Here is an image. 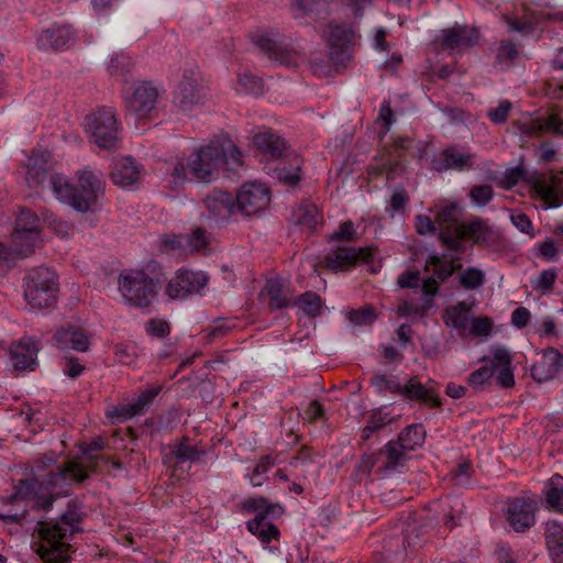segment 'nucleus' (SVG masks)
<instances>
[{"label": "nucleus", "mask_w": 563, "mask_h": 563, "mask_svg": "<svg viewBox=\"0 0 563 563\" xmlns=\"http://www.w3.org/2000/svg\"><path fill=\"white\" fill-rule=\"evenodd\" d=\"M401 531L402 537L390 538L385 545L388 559L404 560L408 555V549H413L420 542V532L416 526L408 522Z\"/></svg>", "instance_id": "obj_20"}, {"label": "nucleus", "mask_w": 563, "mask_h": 563, "mask_svg": "<svg viewBox=\"0 0 563 563\" xmlns=\"http://www.w3.org/2000/svg\"><path fill=\"white\" fill-rule=\"evenodd\" d=\"M188 238L185 234H167L162 239V245L166 251H180L187 253Z\"/></svg>", "instance_id": "obj_61"}, {"label": "nucleus", "mask_w": 563, "mask_h": 563, "mask_svg": "<svg viewBox=\"0 0 563 563\" xmlns=\"http://www.w3.org/2000/svg\"><path fill=\"white\" fill-rule=\"evenodd\" d=\"M172 454L179 463H194L205 455V451L198 449L196 445L189 444L187 441H184L174 448Z\"/></svg>", "instance_id": "obj_49"}, {"label": "nucleus", "mask_w": 563, "mask_h": 563, "mask_svg": "<svg viewBox=\"0 0 563 563\" xmlns=\"http://www.w3.org/2000/svg\"><path fill=\"white\" fill-rule=\"evenodd\" d=\"M372 385L379 394L389 391L391 394L400 395L401 391V384L395 378L388 377L385 374H375L372 377Z\"/></svg>", "instance_id": "obj_54"}, {"label": "nucleus", "mask_w": 563, "mask_h": 563, "mask_svg": "<svg viewBox=\"0 0 563 563\" xmlns=\"http://www.w3.org/2000/svg\"><path fill=\"white\" fill-rule=\"evenodd\" d=\"M24 297L32 308H49L58 292L57 274L49 267L31 269L24 278Z\"/></svg>", "instance_id": "obj_7"}, {"label": "nucleus", "mask_w": 563, "mask_h": 563, "mask_svg": "<svg viewBox=\"0 0 563 563\" xmlns=\"http://www.w3.org/2000/svg\"><path fill=\"white\" fill-rule=\"evenodd\" d=\"M494 374L495 366L486 364L473 371L467 377V383L475 394L490 391L494 386Z\"/></svg>", "instance_id": "obj_37"}, {"label": "nucleus", "mask_w": 563, "mask_h": 563, "mask_svg": "<svg viewBox=\"0 0 563 563\" xmlns=\"http://www.w3.org/2000/svg\"><path fill=\"white\" fill-rule=\"evenodd\" d=\"M223 166L228 177L238 175L243 167L242 154L227 135L217 136L201 146L188 158V170L192 178L210 183L219 168Z\"/></svg>", "instance_id": "obj_3"}, {"label": "nucleus", "mask_w": 563, "mask_h": 563, "mask_svg": "<svg viewBox=\"0 0 563 563\" xmlns=\"http://www.w3.org/2000/svg\"><path fill=\"white\" fill-rule=\"evenodd\" d=\"M49 159L51 153L48 151H36L29 158L27 170L25 180L30 188H45L48 187L49 178Z\"/></svg>", "instance_id": "obj_19"}, {"label": "nucleus", "mask_w": 563, "mask_h": 563, "mask_svg": "<svg viewBox=\"0 0 563 563\" xmlns=\"http://www.w3.org/2000/svg\"><path fill=\"white\" fill-rule=\"evenodd\" d=\"M330 46V57L338 65H345L351 59V45L354 40V31L349 24H330L324 31Z\"/></svg>", "instance_id": "obj_14"}, {"label": "nucleus", "mask_w": 563, "mask_h": 563, "mask_svg": "<svg viewBox=\"0 0 563 563\" xmlns=\"http://www.w3.org/2000/svg\"><path fill=\"white\" fill-rule=\"evenodd\" d=\"M207 95L197 78L184 76L177 86L173 102L183 112L188 113L205 102Z\"/></svg>", "instance_id": "obj_17"}, {"label": "nucleus", "mask_w": 563, "mask_h": 563, "mask_svg": "<svg viewBox=\"0 0 563 563\" xmlns=\"http://www.w3.org/2000/svg\"><path fill=\"white\" fill-rule=\"evenodd\" d=\"M82 514L75 505H69L67 510L54 522L38 521V533L44 541L37 549V554L45 563H69L70 545L67 540L79 531Z\"/></svg>", "instance_id": "obj_4"}, {"label": "nucleus", "mask_w": 563, "mask_h": 563, "mask_svg": "<svg viewBox=\"0 0 563 563\" xmlns=\"http://www.w3.org/2000/svg\"><path fill=\"white\" fill-rule=\"evenodd\" d=\"M545 538L549 548L560 558L563 553V525L553 520L548 521L545 526Z\"/></svg>", "instance_id": "obj_43"}, {"label": "nucleus", "mask_w": 563, "mask_h": 563, "mask_svg": "<svg viewBox=\"0 0 563 563\" xmlns=\"http://www.w3.org/2000/svg\"><path fill=\"white\" fill-rule=\"evenodd\" d=\"M271 202L269 189L256 181L244 184L235 197L236 211L251 217L265 210Z\"/></svg>", "instance_id": "obj_12"}, {"label": "nucleus", "mask_w": 563, "mask_h": 563, "mask_svg": "<svg viewBox=\"0 0 563 563\" xmlns=\"http://www.w3.org/2000/svg\"><path fill=\"white\" fill-rule=\"evenodd\" d=\"M54 340L62 350L71 349L78 352H86L90 346V336L84 329L76 325L58 330L54 335Z\"/></svg>", "instance_id": "obj_27"}, {"label": "nucleus", "mask_w": 563, "mask_h": 563, "mask_svg": "<svg viewBox=\"0 0 563 563\" xmlns=\"http://www.w3.org/2000/svg\"><path fill=\"white\" fill-rule=\"evenodd\" d=\"M329 0H292L291 8L296 18L320 13L327 9Z\"/></svg>", "instance_id": "obj_46"}, {"label": "nucleus", "mask_w": 563, "mask_h": 563, "mask_svg": "<svg viewBox=\"0 0 563 563\" xmlns=\"http://www.w3.org/2000/svg\"><path fill=\"white\" fill-rule=\"evenodd\" d=\"M209 283V276L202 271L180 268L166 286V295L172 300H183L201 294Z\"/></svg>", "instance_id": "obj_9"}, {"label": "nucleus", "mask_w": 563, "mask_h": 563, "mask_svg": "<svg viewBox=\"0 0 563 563\" xmlns=\"http://www.w3.org/2000/svg\"><path fill=\"white\" fill-rule=\"evenodd\" d=\"M477 40L478 32L473 26L455 24L453 27L442 30V45L446 49L471 47Z\"/></svg>", "instance_id": "obj_25"}, {"label": "nucleus", "mask_w": 563, "mask_h": 563, "mask_svg": "<svg viewBox=\"0 0 563 563\" xmlns=\"http://www.w3.org/2000/svg\"><path fill=\"white\" fill-rule=\"evenodd\" d=\"M558 278V268H549L540 272L538 277L531 282L532 288L542 295L549 294Z\"/></svg>", "instance_id": "obj_51"}, {"label": "nucleus", "mask_w": 563, "mask_h": 563, "mask_svg": "<svg viewBox=\"0 0 563 563\" xmlns=\"http://www.w3.org/2000/svg\"><path fill=\"white\" fill-rule=\"evenodd\" d=\"M523 178H526L536 196L540 199L543 209L563 206V187L559 177L538 173L526 177V173L521 167H515L507 170L505 181L508 187H512Z\"/></svg>", "instance_id": "obj_6"}, {"label": "nucleus", "mask_w": 563, "mask_h": 563, "mask_svg": "<svg viewBox=\"0 0 563 563\" xmlns=\"http://www.w3.org/2000/svg\"><path fill=\"white\" fill-rule=\"evenodd\" d=\"M563 372V354L554 347L547 349L543 361L532 367V375L538 380H549L558 373Z\"/></svg>", "instance_id": "obj_29"}, {"label": "nucleus", "mask_w": 563, "mask_h": 563, "mask_svg": "<svg viewBox=\"0 0 563 563\" xmlns=\"http://www.w3.org/2000/svg\"><path fill=\"white\" fill-rule=\"evenodd\" d=\"M373 257L371 247L331 246L323 256L327 268L339 272L346 271L360 263H368Z\"/></svg>", "instance_id": "obj_11"}, {"label": "nucleus", "mask_w": 563, "mask_h": 563, "mask_svg": "<svg viewBox=\"0 0 563 563\" xmlns=\"http://www.w3.org/2000/svg\"><path fill=\"white\" fill-rule=\"evenodd\" d=\"M38 343L31 339H22L10 349V361L14 369H31L36 365Z\"/></svg>", "instance_id": "obj_24"}, {"label": "nucleus", "mask_w": 563, "mask_h": 563, "mask_svg": "<svg viewBox=\"0 0 563 563\" xmlns=\"http://www.w3.org/2000/svg\"><path fill=\"white\" fill-rule=\"evenodd\" d=\"M253 142L261 151L272 157H280L286 150L285 140L269 130L257 132Z\"/></svg>", "instance_id": "obj_32"}, {"label": "nucleus", "mask_w": 563, "mask_h": 563, "mask_svg": "<svg viewBox=\"0 0 563 563\" xmlns=\"http://www.w3.org/2000/svg\"><path fill=\"white\" fill-rule=\"evenodd\" d=\"M459 283L466 290L478 289L485 284V273L477 267H467L461 272Z\"/></svg>", "instance_id": "obj_47"}, {"label": "nucleus", "mask_w": 563, "mask_h": 563, "mask_svg": "<svg viewBox=\"0 0 563 563\" xmlns=\"http://www.w3.org/2000/svg\"><path fill=\"white\" fill-rule=\"evenodd\" d=\"M444 526L452 530L465 515V505L457 496H448L441 501Z\"/></svg>", "instance_id": "obj_34"}, {"label": "nucleus", "mask_w": 563, "mask_h": 563, "mask_svg": "<svg viewBox=\"0 0 563 563\" xmlns=\"http://www.w3.org/2000/svg\"><path fill=\"white\" fill-rule=\"evenodd\" d=\"M294 303L302 310L303 314L309 317H316L321 310V298L312 291L300 295Z\"/></svg>", "instance_id": "obj_48"}, {"label": "nucleus", "mask_w": 563, "mask_h": 563, "mask_svg": "<svg viewBox=\"0 0 563 563\" xmlns=\"http://www.w3.org/2000/svg\"><path fill=\"white\" fill-rule=\"evenodd\" d=\"M103 446H104L103 440L96 439V440L91 441L90 443L84 444L81 446L82 457L80 461L79 460L70 461V462L77 463L78 465H80V467H82V470L86 474L84 481L88 477L89 471L96 470L97 461L99 459H101V456L99 454H97V452L101 451L103 449Z\"/></svg>", "instance_id": "obj_39"}, {"label": "nucleus", "mask_w": 563, "mask_h": 563, "mask_svg": "<svg viewBox=\"0 0 563 563\" xmlns=\"http://www.w3.org/2000/svg\"><path fill=\"white\" fill-rule=\"evenodd\" d=\"M271 309H284L291 302L289 283L282 277H272L266 280L261 292Z\"/></svg>", "instance_id": "obj_23"}, {"label": "nucleus", "mask_w": 563, "mask_h": 563, "mask_svg": "<svg viewBox=\"0 0 563 563\" xmlns=\"http://www.w3.org/2000/svg\"><path fill=\"white\" fill-rule=\"evenodd\" d=\"M519 56V52L511 42L503 41L498 47L496 59L501 66H510Z\"/></svg>", "instance_id": "obj_56"}, {"label": "nucleus", "mask_w": 563, "mask_h": 563, "mask_svg": "<svg viewBox=\"0 0 563 563\" xmlns=\"http://www.w3.org/2000/svg\"><path fill=\"white\" fill-rule=\"evenodd\" d=\"M74 40L69 26H53L44 30L37 37V46L43 49H63Z\"/></svg>", "instance_id": "obj_30"}, {"label": "nucleus", "mask_w": 563, "mask_h": 563, "mask_svg": "<svg viewBox=\"0 0 563 563\" xmlns=\"http://www.w3.org/2000/svg\"><path fill=\"white\" fill-rule=\"evenodd\" d=\"M161 389V386L148 388L140 394L135 400L115 406L109 411L110 418L113 422H123L133 417L144 415L152 406Z\"/></svg>", "instance_id": "obj_18"}, {"label": "nucleus", "mask_w": 563, "mask_h": 563, "mask_svg": "<svg viewBox=\"0 0 563 563\" xmlns=\"http://www.w3.org/2000/svg\"><path fill=\"white\" fill-rule=\"evenodd\" d=\"M274 466L271 456H262L258 463L254 466L252 473L249 475L250 483L253 487H258L266 481V473Z\"/></svg>", "instance_id": "obj_52"}, {"label": "nucleus", "mask_w": 563, "mask_h": 563, "mask_svg": "<svg viewBox=\"0 0 563 563\" xmlns=\"http://www.w3.org/2000/svg\"><path fill=\"white\" fill-rule=\"evenodd\" d=\"M86 474L75 462H64L49 470L40 481L22 479L14 486V494L8 503L15 499H33L37 509H49L57 497L67 496L69 488L84 482Z\"/></svg>", "instance_id": "obj_1"}, {"label": "nucleus", "mask_w": 563, "mask_h": 563, "mask_svg": "<svg viewBox=\"0 0 563 563\" xmlns=\"http://www.w3.org/2000/svg\"><path fill=\"white\" fill-rule=\"evenodd\" d=\"M242 508L247 512H265V518H274L280 515L282 507L268 504L264 497L247 498L242 503Z\"/></svg>", "instance_id": "obj_42"}, {"label": "nucleus", "mask_w": 563, "mask_h": 563, "mask_svg": "<svg viewBox=\"0 0 563 563\" xmlns=\"http://www.w3.org/2000/svg\"><path fill=\"white\" fill-rule=\"evenodd\" d=\"M400 395L408 400L426 401L434 408L441 406V401L434 394L433 388L421 384L416 378H409L407 384L401 385Z\"/></svg>", "instance_id": "obj_31"}, {"label": "nucleus", "mask_w": 563, "mask_h": 563, "mask_svg": "<svg viewBox=\"0 0 563 563\" xmlns=\"http://www.w3.org/2000/svg\"><path fill=\"white\" fill-rule=\"evenodd\" d=\"M468 196L475 206L485 207L492 201L494 189L489 185H475L471 188Z\"/></svg>", "instance_id": "obj_55"}, {"label": "nucleus", "mask_w": 563, "mask_h": 563, "mask_svg": "<svg viewBox=\"0 0 563 563\" xmlns=\"http://www.w3.org/2000/svg\"><path fill=\"white\" fill-rule=\"evenodd\" d=\"M30 254H18L16 253V244L12 241L11 249H7V246L0 242V271L10 269L18 257H25Z\"/></svg>", "instance_id": "obj_59"}, {"label": "nucleus", "mask_w": 563, "mask_h": 563, "mask_svg": "<svg viewBox=\"0 0 563 563\" xmlns=\"http://www.w3.org/2000/svg\"><path fill=\"white\" fill-rule=\"evenodd\" d=\"M537 501L530 497H515L507 504L506 519L517 532H523L536 523Z\"/></svg>", "instance_id": "obj_15"}, {"label": "nucleus", "mask_w": 563, "mask_h": 563, "mask_svg": "<svg viewBox=\"0 0 563 563\" xmlns=\"http://www.w3.org/2000/svg\"><path fill=\"white\" fill-rule=\"evenodd\" d=\"M209 218L214 222L227 220L236 211L235 198L227 191L213 190L203 200Z\"/></svg>", "instance_id": "obj_22"}, {"label": "nucleus", "mask_w": 563, "mask_h": 563, "mask_svg": "<svg viewBox=\"0 0 563 563\" xmlns=\"http://www.w3.org/2000/svg\"><path fill=\"white\" fill-rule=\"evenodd\" d=\"M511 107L512 104L509 100H501L497 107L487 110V117L496 124L505 123Z\"/></svg>", "instance_id": "obj_63"}, {"label": "nucleus", "mask_w": 563, "mask_h": 563, "mask_svg": "<svg viewBox=\"0 0 563 563\" xmlns=\"http://www.w3.org/2000/svg\"><path fill=\"white\" fill-rule=\"evenodd\" d=\"M257 47L266 53L271 59L289 65L292 60L291 52L287 49L280 34L274 32H261L254 37Z\"/></svg>", "instance_id": "obj_21"}, {"label": "nucleus", "mask_w": 563, "mask_h": 563, "mask_svg": "<svg viewBox=\"0 0 563 563\" xmlns=\"http://www.w3.org/2000/svg\"><path fill=\"white\" fill-rule=\"evenodd\" d=\"M40 220L31 210L21 209L16 216L13 242L16 244L18 254H32L35 244L40 240Z\"/></svg>", "instance_id": "obj_10"}, {"label": "nucleus", "mask_w": 563, "mask_h": 563, "mask_svg": "<svg viewBox=\"0 0 563 563\" xmlns=\"http://www.w3.org/2000/svg\"><path fill=\"white\" fill-rule=\"evenodd\" d=\"M294 217L296 224L309 230H313L321 220L320 213L313 205L299 207Z\"/></svg>", "instance_id": "obj_45"}, {"label": "nucleus", "mask_w": 563, "mask_h": 563, "mask_svg": "<svg viewBox=\"0 0 563 563\" xmlns=\"http://www.w3.org/2000/svg\"><path fill=\"white\" fill-rule=\"evenodd\" d=\"M545 506L554 511L563 514V477L553 475L543 489Z\"/></svg>", "instance_id": "obj_36"}, {"label": "nucleus", "mask_w": 563, "mask_h": 563, "mask_svg": "<svg viewBox=\"0 0 563 563\" xmlns=\"http://www.w3.org/2000/svg\"><path fill=\"white\" fill-rule=\"evenodd\" d=\"M426 429L421 423H412L399 433L396 441L402 449L410 452L422 446L426 440Z\"/></svg>", "instance_id": "obj_38"}, {"label": "nucleus", "mask_w": 563, "mask_h": 563, "mask_svg": "<svg viewBox=\"0 0 563 563\" xmlns=\"http://www.w3.org/2000/svg\"><path fill=\"white\" fill-rule=\"evenodd\" d=\"M408 450L402 449L397 441H389L386 443L378 455L385 457L384 470L386 473L396 472L399 467H402L407 462Z\"/></svg>", "instance_id": "obj_33"}, {"label": "nucleus", "mask_w": 563, "mask_h": 563, "mask_svg": "<svg viewBox=\"0 0 563 563\" xmlns=\"http://www.w3.org/2000/svg\"><path fill=\"white\" fill-rule=\"evenodd\" d=\"M409 203V196L404 187H397L386 206V212L390 218H395L399 213H404L406 206Z\"/></svg>", "instance_id": "obj_50"}, {"label": "nucleus", "mask_w": 563, "mask_h": 563, "mask_svg": "<svg viewBox=\"0 0 563 563\" xmlns=\"http://www.w3.org/2000/svg\"><path fill=\"white\" fill-rule=\"evenodd\" d=\"M471 317V309L464 301L449 306L442 313L444 324L448 328L454 329L461 338H465L467 334Z\"/></svg>", "instance_id": "obj_28"}, {"label": "nucleus", "mask_w": 563, "mask_h": 563, "mask_svg": "<svg viewBox=\"0 0 563 563\" xmlns=\"http://www.w3.org/2000/svg\"><path fill=\"white\" fill-rule=\"evenodd\" d=\"M428 263L433 266L432 275L442 284L446 282L455 271L462 269L461 264L454 263V257L449 261H443L438 255L429 256Z\"/></svg>", "instance_id": "obj_41"}, {"label": "nucleus", "mask_w": 563, "mask_h": 563, "mask_svg": "<svg viewBox=\"0 0 563 563\" xmlns=\"http://www.w3.org/2000/svg\"><path fill=\"white\" fill-rule=\"evenodd\" d=\"M90 141L98 147L111 150L119 141L120 124L112 108L102 107L85 118Z\"/></svg>", "instance_id": "obj_8"}, {"label": "nucleus", "mask_w": 563, "mask_h": 563, "mask_svg": "<svg viewBox=\"0 0 563 563\" xmlns=\"http://www.w3.org/2000/svg\"><path fill=\"white\" fill-rule=\"evenodd\" d=\"M477 161V155L465 151L459 145L449 146L442 151L441 156L431 162L432 169L442 172L453 169L464 172L472 169Z\"/></svg>", "instance_id": "obj_16"}, {"label": "nucleus", "mask_w": 563, "mask_h": 563, "mask_svg": "<svg viewBox=\"0 0 563 563\" xmlns=\"http://www.w3.org/2000/svg\"><path fill=\"white\" fill-rule=\"evenodd\" d=\"M158 96L157 87L150 81H143L130 96L124 97L126 111L140 120L147 119L156 108Z\"/></svg>", "instance_id": "obj_13"}, {"label": "nucleus", "mask_w": 563, "mask_h": 563, "mask_svg": "<svg viewBox=\"0 0 563 563\" xmlns=\"http://www.w3.org/2000/svg\"><path fill=\"white\" fill-rule=\"evenodd\" d=\"M75 175L77 185L71 184L67 176L55 173L49 178L48 187L58 201L80 213H87L104 196L103 174L97 168L85 166Z\"/></svg>", "instance_id": "obj_2"}, {"label": "nucleus", "mask_w": 563, "mask_h": 563, "mask_svg": "<svg viewBox=\"0 0 563 563\" xmlns=\"http://www.w3.org/2000/svg\"><path fill=\"white\" fill-rule=\"evenodd\" d=\"M461 233L462 230L460 225L455 224L453 230L442 231L439 234V240L441 241L442 245L454 253V255H452L454 261L459 260L460 255H462L466 250L464 244V240H466V238Z\"/></svg>", "instance_id": "obj_40"}, {"label": "nucleus", "mask_w": 563, "mask_h": 563, "mask_svg": "<svg viewBox=\"0 0 563 563\" xmlns=\"http://www.w3.org/2000/svg\"><path fill=\"white\" fill-rule=\"evenodd\" d=\"M188 173V165L186 166L183 161H177L166 175L167 186L173 190H177L187 179Z\"/></svg>", "instance_id": "obj_53"}, {"label": "nucleus", "mask_w": 563, "mask_h": 563, "mask_svg": "<svg viewBox=\"0 0 563 563\" xmlns=\"http://www.w3.org/2000/svg\"><path fill=\"white\" fill-rule=\"evenodd\" d=\"M118 289L125 303L146 309L157 297L156 280L143 269H124L118 277Z\"/></svg>", "instance_id": "obj_5"}, {"label": "nucleus", "mask_w": 563, "mask_h": 563, "mask_svg": "<svg viewBox=\"0 0 563 563\" xmlns=\"http://www.w3.org/2000/svg\"><path fill=\"white\" fill-rule=\"evenodd\" d=\"M459 225L462 230L461 234L466 239H472L475 243L486 241L489 229L485 221L476 219Z\"/></svg>", "instance_id": "obj_44"}, {"label": "nucleus", "mask_w": 563, "mask_h": 563, "mask_svg": "<svg viewBox=\"0 0 563 563\" xmlns=\"http://www.w3.org/2000/svg\"><path fill=\"white\" fill-rule=\"evenodd\" d=\"M144 328L145 332L152 338L165 339L170 333L169 322L161 318H153L148 320Z\"/></svg>", "instance_id": "obj_57"}, {"label": "nucleus", "mask_w": 563, "mask_h": 563, "mask_svg": "<svg viewBox=\"0 0 563 563\" xmlns=\"http://www.w3.org/2000/svg\"><path fill=\"white\" fill-rule=\"evenodd\" d=\"M247 530L256 536L263 543H269L277 539L279 531L277 527L265 518V512L256 514L255 517L247 522Z\"/></svg>", "instance_id": "obj_35"}, {"label": "nucleus", "mask_w": 563, "mask_h": 563, "mask_svg": "<svg viewBox=\"0 0 563 563\" xmlns=\"http://www.w3.org/2000/svg\"><path fill=\"white\" fill-rule=\"evenodd\" d=\"M188 238L187 253L198 252L209 244V236L205 229L198 228L191 233H185Z\"/></svg>", "instance_id": "obj_58"}, {"label": "nucleus", "mask_w": 563, "mask_h": 563, "mask_svg": "<svg viewBox=\"0 0 563 563\" xmlns=\"http://www.w3.org/2000/svg\"><path fill=\"white\" fill-rule=\"evenodd\" d=\"M141 165L131 156L122 157L114 163L110 173L114 185L121 188H129L140 179Z\"/></svg>", "instance_id": "obj_26"}, {"label": "nucleus", "mask_w": 563, "mask_h": 563, "mask_svg": "<svg viewBox=\"0 0 563 563\" xmlns=\"http://www.w3.org/2000/svg\"><path fill=\"white\" fill-rule=\"evenodd\" d=\"M506 23L510 32H517L522 35H530L536 29L531 20H523L512 15L506 16Z\"/></svg>", "instance_id": "obj_60"}, {"label": "nucleus", "mask_w": 563, "mask_h": 563, "mask_svg": "<svg viewBox=\"0 0 563 563\" xmlns=\"http://www.w3.org/2000/svg\"><path fill=\"white\" fill-rule=\"evenodd\" d=\"M394 417L386 408L380 407L373 410L368 417L367 422H369L373 428L377 431L382 430L385 426L391 423L394 421Z\"/></svg>", "instance_id": "obj_62"}, {"label": "nucleus", "mask_w": 563, "mask_h": 563, "mask_svg": "<svg viewBox=\"0 0 563 563\" xmlns=\"http://www.w3.org/2000/svg\"><path fill=\"white\" fill-rule=\"evenodd\" d=\"M239 84L245 88V90L253 95H262L264 92L263 81L260 77L252 74H241L239 76Z\"/></svg>", "instance_id": "obj_64"}]
</instances>
